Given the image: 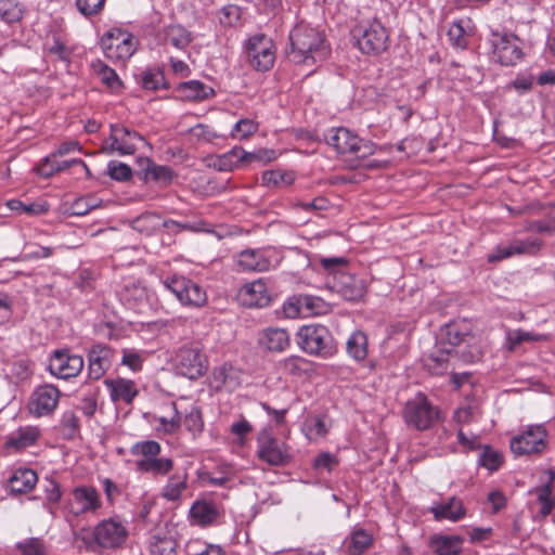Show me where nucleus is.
Segmentation results:
<instances>
[{"instance_id": "obj_15", "label": "nucleus", "mask_w": 555, "mask_h": 555, "mask_svg": "<svg viewBox=\"0 0 555 555\" xmlns=\"http://www.w3.org/2000/svg\"><path fill=\"white\" fill-rule=\"evenodd\" d=\"M246 53L250 65L257 70H269L275 60L273 42L264 35H255L246 43Z\"/></svg>"}, {"instance_id": "obj_64", "label": "nucleus", "mask_w": 555, "mask_h": 555, "mask_svg": "<svg viewBox=\"0 0 555 555\" xmlns=\"http://www.w3.org/2000/svg\"><path fill=\"white\" fill-rule=\"evenodd\" d=\"M305 363L306 361L300 357H291L284 361V367L292 375H300L302 372L301 365Z\"/></svg>"}, {"instance_id": "obj_7", "label": "nucleus", "mask_w": 555, "mask_h": 555, "mask_svg": "<svg viewBox=\"0 0 555 555\" xmlns=\"http://www.w3.org/2000/svg\"><path fill=\"white\" fill-rule=\"evenodd\" d=\"M297 344L308 354L327 357L333 353V337L321 324L301 326L297 332Z\"/></svg>"}, {"instance_id": "obj_57", "label": "nucleus", "mask_w": 555, "mask_h": 555, "mask_svg": "<svg viewBox=\"0 0 555 555\" xmlns=\"http://www.w3.org/2000/svg\"><path fill=\"white\" fill-rule=\"evenodd\" d=\"M105 0H77L76 7L85 16L98 14L104 7Z\"/></svg>"}, {"instance_id": "obj_35", "label": "nucleus", "mask_w": 555, "mask_h": 555, "mask_svg": "<svg viewBox=\"0 0 555 555\" xmlns=\"http://www.w3.org/2000/svg\"><path fill=\"white\" fill-rule=\"evenodd\" d=\"M347 353L356 361H362L367 356V337L361 331L353 332L346 343Z\"/></svg>"}, {"instance_id": "obj_9", "label": "nucleus", "mask_w": 555, "mask_h": 555, "mask_svg": "<svg viewBox=\"0 0 555 555\" xmlns=\"http://www.w3.org/2000/svg\"><path fill=\"white\" fill-rule=\"evenodd\" d=\"M491 60L503 66H514L524 56L520 40L513 34L492 33L489 38Z\"/></svg>"}, {"instance_id": "obj_58", "label": "nucleus", "mask_w": 555, "mask_h": 555, "mask_svg": "<svg viewBox=\"0 0 555 555\" xmlns=\"http://www.w3.org/2000/svg\"><path fill=\"white\" fill-rule=\"evenodd\" d=\"M337 464V459L328 452L319 454L313 461L315 469H326L327 472H331Z\"/></svg>"}, {"instance_id": "obj_30", "label": "nucleus", "mask_w": 555, "mask_h": 555, "mask_svg": "<svg viewBox=\"0 0 555 555\" xmlns=\"http://www.w3.org/2000/svg\"><path fill=\"white\" fill-rule=\"evenodd\" d=\"M139 165L144 173L145 180H153L157 183L168 185L173 179V171L168 166L157 165L150 158H140Z\"/></svg>"}, {"instance_id": "obj_24", "label": "nucleus", "mask_w": 555, "mask_h": 555, "mask_svg": "<svg viewBox=\"0 0 555 555\" xmlns=\"http://www.w3.org/2000/svg\"><path fill=\"white\" fill-rule=\"evenodd\" d=\"M190 516L198 526L208 527L219 519L221 512L216 503L206 500H198L192 504L190 508Z\"/></svg>"}, {"instance_id": "obj_51", "label": "nucleus", "mask_w": 555, "mask_h": 555, "mask_svg": "<svg viewBox=\"0 0 555 555\" xmlns=\"http://www.w3.org/2000/svg\"><path fill=\"white\" fill-rule=\"evenodd\" d=\"M190 133L199 142L214 143L215 140L220 138L217 133L207 125L198 124L190 129Z\"/></svg>"}, {"instance_id": "obj_50", "label": "nucleus", "mask_w": 555, "mask_h": 555, "mask_svg": "<svg viewBox=\"0 0 555 555\" xmlns=\"http://www.w3.org/2000/svg\"><path fill=\"white\" fill-rule=\"evenodd\" d=\"M107 173L116 181H127L131 178L132 170L124 163L112 160L108 163Z\"/></svg>"}, {"instance_id": "obj_28", "label": "nucleus", "mask_w": 555, "mask_h": 555, "mask_svg": "<svg viewBox=\"0 0 555 555\" xmlns=\"http://www.w3.org/2000/svg\"><path fill=\"white\" fill-rule=\"evenodd\" d=\"M455 357L452 349L437 344L436 349L424 359V365L430 373L441 375L449 370L450 361Z\"/></svg>"}, {"instance_id": "obj_2", "label": "nucleus", "mask_w": 555, "mask_h": 555, "mask_svg": "<svg viewBox=\"0 0 555 555\" xmlns=\"http://www.w3.org/2000/svg\"><path fill=\"white\" fill-rule=\"evenodd\" d=\"M324 140L332 146L345 160L354 163L367 158L375 153V144L371 141L361 139L357 134L344 127L332 128L324 133Z\"/></svg>"}, {"instance_id": "obj_27", "label": "nucleus", "mask_w": 555, "mask_h": 555, "mask_svg": "<svg viewBox=\"0 0 555 555\" xmlns=\"http://www.w3.org/2000/svg\"><path fill=\"white\" fill-rule=\"evenodd\" d=\"M104 384L109 390L111 399L114 402L124 401L126 403H131L138 395L135 384L130 379H105Z\"/></svg>"}, {"instance_id": "obj_55", "label": "nucleus", "mask_w": 555, "mask_h": 555, "mask_svg": "<svg viewBox=\"0 0 555 555\" xmlns=\"http://www.w3.org/2000/svg\"><path fill=\"white\" fill-rule=\"evenodd\" d=\"M241 17V10L237 5L229 4L223 7L219 13V22L224 26L234 25Z\"/></svg>"}, {"instance_id": "obj_48", "label": "nucleus", "mask_w": 555, "mask_h": 555, "mask_svg": "<svg viewBox=\"0 0 555 555\" xmlns=\"http://www.w3.org/2000/svg\"><path fill=\"white\" fill-rule=\"evenodd\" d=\"M21 555H47L43 542L38 538H29L16 544Z\"/></svg>"}, {"instance_id": "obj_16", "label": "nucleus", "mask_w": 555, "mask_h": 555, "mask_svg": "<svg viewBox=\"0 0 555 555\" xmlns=\"http://www.w3.org/2000/svg\"><path fill=\"white\" fill-rule=\"evenodd\" d=\"M60 397L61 392L55 386H38L29 398L28 410L37 417L50 415L56 409Z\"/></svg>"}, {"instance_id": "obj_10", "label": "nucleus", "mask_w": 555, "mask_h": 555, "mask_svg": "<svg viewBox=\"0 0 555 555\" xmlns=\"http://www.w3.org/2000/svg\"><path fill=\"white\" fill-rule=\"evenodd\" d=\"M163 284L183 306L199 308L207 302L206 292L185 276H168L163 280Z\"/></svg>"}, {"instance_id": "obj_8", "label": "nucleus", "mask_w": 555, "mask_h": 555, "mask_svg": "<svg viewBox=\"0 0 555 555\" xmlns=\"http://www.w3.org/2000/svg\"><path fill=\"white\" fill-rule=\"evenodd\" d=\"M403 417L409 426L427 430L440 420V411L424 395L418 393L406 402Z\"/></svg>"}, {"instance_id": "obj_37", "label": "nucleus", "mask_w": 555, "mask_h": 555, "mask_svg": "<svg viewBox=\"0 0 555 555\" xmlns=\"http://www.w3.org/2000/svg\"><path fill=\"white\" fill-rule=\"evenodd\" d=\"M37 427L27 426L17 429L9 439L8 443L16 449H23L34 444L39 437Z\"/></svg>"}, {"instance_id": "obj_61", "label": "nucleus", "mask_w": 555, "mask_h": 555, "mask_svg": "<svg viewBox=\"0 0 555 555\" xmlns=\"http://www.w3.org/2000/svg\"><path fill=\"white\" fill-rule=\"evenodd\" d=\"M449 40L457 48H465L467 42L464 36V29L459 24H453L448 31Z\"/></svg>"}, {"instance_id": "obj_43", "label": "nucleus", "mask_w": 555, "mask_h": 555, "mask_svg": "<svg viewBox=\"0 0 555 555\" xmlns=\"http://www.w3.org/2000/svg\"><path fill=\"white\" fill-rule=\"evenodd\" d=\"M294 180L295 176L293 172H282L279 170H268L261 176L262 184L267 186L289 185Z\"/></svg>"}, {"instance_id": "obj_3", "label": "nucleus", "mask_w": 555, "mask_h": 555, "mask_svg": "<svg viewBox=\"0 0 555 555\" xmlns=\"http://www.w3.org/2000/svg\"><path fill=\"white\" fill-rule=\"evenodd\" d=\"M160 451V444L154 440L132 444L130 453L134 456H141L134 463L137 470L153 475H167L172 469L173 462L169 457H158Z\"/></svg>"}, {"instance_id": "obj_21", "label": "nucleus", "mask_w": 555, "mask_h": 555, "mask_svg": "<svg viewBox=\"0 0 555 555\" xmlns=\"http://www.w3.org/2000/svg\"><path fill=\"white\" fill-rule=\"evenodd\" d=\"M331 288L340 295L345 300H360L365 293L363 282L356 276L339 271L334 276Z\"/></svg>"}, {"instance_id": "obj_11", "label": "nucleus", "mask_w": 555, "mask_h": 555, "mask_svg": "<svg viewBox=\"0 0 555 555\" xmlns=\"http://www.w3.org/2000/svg\"><path fill=\"white\" fill-rule=\"evenodd\" d=\"M176 367L182 376L196 379L207 371V359L197 343L182 346L176 356Z\"/></svg>"}, {"instance_id": "obj_32", "label": "nucleus", "mask_w": 555, "mask_h": 555, "mask_svg": "<svg viewBox=\"0 0 555 555\" xmlns=\"http://www.w3.org/2000/svg\"><path fill=\"white\" fill-rule=\"evenodd\" d=\"M38 476L30 468H20L9 479V486L14 493H26L37 483Z\"/></svg>"}, {"instance_id": "obj_14", "label": "nucleus", "mask_w": 555, "mask_h": 555, "mask_svg": "<svg viewBox=\"0 0 555 555\" xmlns=\"http://www.w3.org/2000/svg\"><path fill=\"white\" fill-rule=\"evenodd\" d=\"M139 143H145L140 133L121 125H112L109 139L102 150L106 154L117 152L120 155H128L135 152Z\"/></svg>"}, {"instance_id": "obj_53", "label": "nucleus", "mask_w": 555, "mask_h": 555, "mask_svg": "<svg viewBox=\"0 0 555 555\" xmlns=\"http://www.w3.org/2000/svg\"><path fill=\"white\" fill-rule=\"evenodd\" d=\"M258 130V125L251 119L238 120L231 132L233 138L246 139Z\"/></svg>"}, {"instance_id": "obj_44", "label": "nucleus", "mask_w": 555, "mask_h": 555, "mask_svg": "<svg viewBox=\"0 0 555 555\" xmlns=\"http://www.w3.org/2000/svg\"><path fill=\"white\" fill-rule=\"evenodd\" d=\"M237 153H240L238 147H233L228 153L212 158L208 166L219 171H232L238 166V160H236L235 156Z\"/></svg>"}, {"instance_id": "obj_31", "label": "nucleus", "mask_w": 555, "mask_h": 555, "mask_svg": "<svg viewBox=\"0 0 555 555\" xmlns=\"http://www.w3.org/2000/svg\"><path fill=\"white\" fill-rule=\"evenodd\" d=\"M547 480L541 487L535 489L538 501L541 504V514L547 516L555 508V496L553 495L555 472L552 469L546 470Z\"/></svg>"}, {"instance_id": "obj_47", "label": "nucleus", "mask_w": 555, "mask_h": 555, "mask_svg": "<svg viewBox=\"0 0 555 555\" xmlns=\"http://www.w3.org/2000/svg\"><path fill=\"white\" fill-rule=\"evenodd\" d=\"M512 243L516 255H534L543 246V241L539 238L514 240Z\"/></svg>"}, {"instance_id": "obj_29", "label": "nucleus", "mask_w": 555, "mask_h": 555, "mask_svg": "<svg viewBox=\"0 0 555 555\" xmlns=\"http://www.w3.org/2000/svg\"><path fill=\"white\" fill-rule=\"evenodd\" d=\"M462 544L463 539L459 535L435 534L429 539V547L436 555H457Z\"/></svg>"}, {"instance_id": "obj_20", "label": "nucleus", "mask_w": 555, "mask_h": 555, "mask_svg": "<svg viewBox=\"0 0 555 555\" xmlns=\"http://www.w3.org/2000/svg\"><path fill=\"white\" fill-rule=\"evenodd\" d=\"M102 506L100 494L93 487L81 486L73 490V503L70 513L79 516L87 513H94Z\"/></svg>"}, {"instance_id": "obj_1", "label": "nucleus", "mask_w": 555, "mask_h": 555, "mask_svg": "<svg viewBox=\"0 0 555 555\" xmlns=\"http://www.w3.org/2000/svg\"><path fill=\"white\" fill-rule=\"evenodd\" d=\"M291 53L294 63L314 65L324 61L328 53L324 36L307 24H297L289 34Z\"/></svg>"}, {"instance_id": "obj_22", "label": "nucleus", "mask_w": 555, "mask_h": 555, "mask_svg": "<svg viewBox=\"0 0 555 555\" xmlns=\"http://www.w3.org/2000/svg\"><path fill=\"white\" fill-rule=\"evenodd\" d=\"M258 345L269 352H283L291 346V335L286 328L270 326L259 332Z\"/></svg>"}, {"instance_id": "obj_26", "label": "nucleus", "mask_w": 555, "mask_h": 555, "mask_svg": "<svg viewBox=\"0 0 555 555\" xmlns=\"http://www.w3.org/2000/svg\"><path fill=\"white\" fill-rule=\"evenodd\" d=\"M429 512L436 520L448 519L451 521H459L466 514L462 500L456 496L431 506Z\"/></svg>"}, {"instance_id": "obj_59", "label": "nucleus", "mask_w": 555, "mask_h": 555, "mask_svg": "<svg viewBox=\"0 0 555 555\" xmlns=\"http://www.w3.org/2000/svg\"><path fill=\"white\" fill-rule=\"evenodd\" d=\"M320 262L325 270L334 273V276L337 275L340 268L347 264V260L344 257H323Z\"/></svg>"}, {"instance_id": "obj_40", "label": "nucleus", "mask_w": 555, "mask_h": 555, "mask_svg": "<svg viewBox=\"0 0 555 555\" xmlns=\"http://www.w3.org/2000/svg\"><path fill=\"white\" fill-rule=\"evenodd\" d=\"M23 13V7L17 0H0V17L7 24L18 23Z\"/></svg>"}, {"instance_id": "obj_42", "label": "nucleus", "mask_w": 555, "mask_h": 555, "mask_svg": "<svg viewBox=\"0 0 555 555\" xmlns=\"http://www.w3.org/2000/svg\"><path fill=\"white\" fill-rule=\"evenodd\" d=\"M94 70L98 73L101 81L107 86L112 91H118L122 87V82L119 79L116 72L108 67L106 64L98 61L93 64Z\"/></svg>"}, {"instance_id": "obj_13", "label": "nucleus", "mask_w": 555, "mask_h": 555, "mask_svg": "<svg viewBox=\"0 0 555 555\" xmlns=\"http://www.w3.org/2000/svg\"><path fill=\"white\" fill-rule=\"evenodd\" d=\"M101 48L111 60H127L135 52L137 42L131 34L115 28L102 37Z\"/></svg>"}, {"instance_id": "obj_52", "label": "nucleus", "mask_w": 555, "mask_h": 555, "mask_svg": "<svg viewBox=\"0 0 555 555\" xmlns=\"http://www.w3.org/2000/svg\"><path fill=\"white\" fill-rule=\"evenodd\" d=\"M57 156H53V152L46 156L37 166L36 170L40 177L50 178L54 173L60 172Z\"/></svg>"}, {"instance_id": "obj_18", "label": "nucleus", "mask_w": 555, "mask_h": 555, "mask_svg": "<svg viewBox=\"0 0 555 555\" xmlns=\"http://www.w3.org/2000/svg\"><path fill=\"white\" fill-rule=\"evenodd\" d=\"M81 356L72 354L68 350H55L49 362V371L59 378L67 379L77 376L83 369Z\"/></svg>"}, {"instance_id": "obj_5", "label": "nucleus", "mask_w": 555, "mask_h": 555, "mask_svg": "<svg viewBox=\"0 0 555 555\" xmlns=\"http://www.w3.org/2000/svg\"><path fill=\"white\" fill-rule=\"evenodd\" d=\"M256 443V456L259 461L270 466H286L293 460L289 447L284 441L278 439L268 427L262 428L258 433Z\"/></svg>"}, {"instance_id": "obj_60", "label": "nucleus", "mask_w": 555, "mask_h": 555, "mask_svg": "<svg viewBox=\"0 0 555 555\" xmlns=\"http://www.w3.org/2000/svg\"><path fill=\"white\" fill-rule=\"evenodd\" d=\"M121 363L129 366L132 371H140L142 367L143 358L135 351L125 350Z\"/></svg>"}, {"instance_id": "obj_49", "label": "nucleus", "mask_w": 555, "mask_h": 555, "mask_svg": "<svg viewBox=\"0 0 555 555\" xmlns=\"http://www.w3.org/2000/svg\"><path fill=\"white\" fill-rule=\"evenodd\" d=\"M183 424L185 428L194 435L201 433L203 430L204 423L199 408L195 405L191 406V410L184 416Z\"/></svg>"}, {"instance_id": "obj_45", "label": "nucleus", "mask_w": 555, "mask_h": 555, "mask_svg": "<svg viewBox=\"0 0 555 555\" xmlns=\"http://www.w3.org/2000/svg\"><path fill=\"white\" fill-rule=\"evenodd\" d=\"M141 85L145 90H158L167 88L165 77L159 69H146L142 73Z\"/></svg>"}, {"instance_id": "obj_33", "label": "nucleus", "mask_w": 555, "mask_h": 555, "mask_svg": "<svg viewBox=\"0 0 555 555\" xmlns=\"http://www.w3.org/2000/svg\"><path fill=\"white\" fill-rule=\"evenodd\" d=\"M164 42L178 50H184L192 42V34L181 25H169L164 28Z\"/></svg>"}, {"instance_id": "obj_19", "label": "nucleus", "mask_w": 555, "mask_h": 555, "mask_svg": "<svg viewBox=\"0 0 555 555\" xmlns=\"http://www.w3.org/2000/svg\"><path fill=\"white\" fill-rule=\"evenodd\" d=\"M114 358V350L108 346L96 344L88 352V375L98 380L109 370Z\"/></svg>"}, {"instance_id": "obj_4", "label": "nucleus", "mask_w": 555, "mask_h": 555, "mask_svg": "<svg viewBox=\"0 0 555 555\" xmlns=\"http://www.w3.org/2000/svg\"><path fill=\"white\" fill-rule=\"evenodd\" d=\"M474 336L466 330H462L459 324L451 323L441 331L438 345L452 349L456 358L464 362H475L480 358V351L477 346H473Z\"/></svg>"}, {"instance_id": "obj_17", "label": "nucleus", "mask_w": 555, "mask_h": 555, "mask_svg": "<svg viewBox=\"0 0 555 555\" xmlns=\"http://www.w3.org/2000/svg\"><path fill=\"white\" fill-rule=\"evenodd\" d=\"M93 535L99 545L113 548L121 545L126 541L128 530L121 521L109 518L95 526Z\"/></svg>"}, {"instance_id": "obj_46", "label": "nucleus", "mask_w": 555, "mask_h": 555, "mask_svg": "<svg viewBox=\"0 0 555 555\" xmlns=\"http://www.w3.org/2000/svg\"><path fill=\"white\" fill-rule=\"evenodd\" d=\"M503 463V456L500 452L489 446L483 447L479 455V464L489 470H496Z\"/></svg>"}, {"instance_id": "obj_34", "label": "nucleus", "mask_w": 555, "mask_h": 555, "mask_svg": "<svg viewBox=\"0 0 555 555\" xmlns=\"http://www.w3.org/2000/svg\"><path fill=\"white\" fill-rule=\"evenodd\" d=\"M178 90L184 99L191 101H202L214 94L212 88L198 80L182 82L179 85Z\"/></svg>"}, {"instance_id": "obj_25", "label": "nucleus", "mask_w": 555, "mask_h": 555, "mask_svg": "<svg viewBox=\"0 0 555 555\" xmlns=\"http://www.w3.org/2000/svg\"><path fill=\"white\" fill-rule=\"evenodd\" d=\"M237 266L242 271L262 272L269 270L271 261L263 249H245L237 256Z\"/></svg>"}, {"instance_id": "obj_6", "label": "nucleus", "mask_w": 555, "mask_h": 555, "mask_svg": "<svg viewBox=\"0 0 555 555\" xmlns=\"http://www.w3.org/2000/svg\"><path fill=\"white\" fill-rule=\"evenodd\" d=\"M352 37L359 49L365 54L384 52L389 41V34L378 20L358 25L352 30Z\"/></svg>"}, {"instance_id": "obj_12", "label": "nucleus", "mask_w": 555, "mask_h": 555, "mask_svg": "<svg viewBox=\"0 0 555 555\" xmlns=\"http://www.w3.org/2000/svg\"><path fill=\"white\" fill-rule=\"evenodd\" d=\"M547 433L543 425H530L521 434L511 439V450L515 455L541 454L547 446Z\"/></svg>"}, {"instance_id": "obj_36", "label": "nucleus", "mask_w": 555, "mask_h": 555, "mask_svg": "<svg viewBox=\"0 0 555 555\" xmlns=\"http://www.w3.org/2000/svg\"><path fill=\"white\" fill-rule=\"evenodd\" d=\"M547 335L527 332L524 330H512L506 334V346L509 351H515L524 343L544 341Z\"/></svg>"}, {"instance_id": "obj_23", "label": "nucleus", "mask_w": 555, "mask_h": 555, "mask_svg": "<svg viewBox=\"0 0 555 555\" xmlns=\"http://www.w3.org/2000/svg\"><path fill=\"white\" fill-rule=\"evenodd\" d=\"M244 304L249 307H266L271 298L263 279L245 284L241 289Z\"/></svg>"}, {"instance_id": "obj_38", "label": "nucleus", "mask_w": 555, "mask_h": 555, "mask_svg": "<svg viewBox=\"0 0 555 555\" xmlns=\"http://www.w3.org/2000/svg\"><path fill=\"white\" fill-rule=\"evenodd\" d=\"M188 488L186 475L171 476L163 488L162 495L168 501H178Z\"/></svg>"}, {"instance_id": "obj_54", "label": "nucleus", "mask_w": 555, "mask_h": 555, "mask_svg": "<svg viewBox=\"0 0 555 555\" xmlns=\"http://www.w3.org/2000/svg\"><path fill=\"white\" fill-rule=\"evenodd\" d=\"M230 431L235 436L236 443L244 446L246 437L253 431V426L247 420L241 418L231 425Z\"/></svg>"}, {"instance_id": "obj_41", "label": "nucleus", "mask_w": 555, "mask_h": 555, "mask_svg": "<svg viewBox=\"0 0 555 555\" xmlns=\"http://www.w3.org/2000/svg\"><path fill=\"white\" fill-rule=\"evenodd\" d=\"M372 544V537L363 529H357L347 545L348 555H361Z\"/></svg>"}, {"instance_id": "obj_56", "label": "nucleus", "mask_w": 555, "mask_h": 555, "mask_svg": "<svg viewBox=\"0 0 555 555\" xmlns=\"http://www.w3.org/2000/svg\"><path fill=\"white\" fill-rule=\"evenodd\" d=\"M99 204L95 198L92 197H81L76 199L72 206L70 210L73 215L83 216L87 215L90 210L98 207Z\"/></svg>"}, {"instance_id": "obj_62", "label": "nucleus", "mask_w": 555, "mask_h": 555, "mask_svg": "<svg viewBox=\"0 0 555 555\" xmlns=\"http://www.w3.org/2000/svg\"><path fill=\"white\" fill-rule=\"evenodd\" d=\"M516 255V253L513 249V243L511 242L506 246H498L493 253H491L488 256L489 262H495L501 261L503 259L509 258L512 256Z\"/></svg>"}, {"instance_id": "obj_63", "label": "nucleus", "mask_w": 555, "mask_h": 555, "mask_svg": "<svg viewBox=\"0 0 555 555\" xmlns=\"http://www.w3.org/2000/svg\"><path fill=\"white\" fill-rule=\"evenodd\" d=\"M46 499L49 503H59L62 498L60 485L52 479L47 480L44 488Z\"/></svg>"}, {"instance_id": "obj_39", "label": "nucleus", "mask_w": 555, "mask_h": 555, "mask_svg": "<svg viewBox=\"0 0 555 555\" xmlns=\"http://www.w3.org/2000/svg\"><path fill=\"white\" fill-rule=\"evenodd\" d=\"M168 413L158 416L156 420L159 423L160 429L166 434H172L181 425V416L175 402L166 405Z\"/></svg>"}]
</instances>
